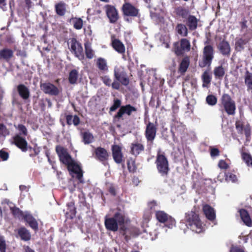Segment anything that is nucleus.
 <instances>
[{
    "label": "nucleus",
    "instance_id": "f257e3e1",
    "mask_svg": "<svg viewBox=\"0 0 252 252\" xmlns=\"http://www.w3.org/2000/svg\"><path fill=\"white\" fill-rule=\"evenodd\" d=\"M56 150L60 161L67 166V169L70 173H73L76 175L77 178L80 183H83L82 170L80 166L71 158L66 149L58 146Z\"/></svg>",
    "mask_w": 252,
    "mask_h": 252
},
{
    "label": "nucleus",
    "instance_id": "f03ea898",
    "mask_svg": "<svg viewBox=\"0 0 252 252\" xmlns=\"http://www.w3.org/2000/svg\"><path fill=\"white\" fill-rule=\"evenodd\" d=\"M186 226L192 231L199 233L203 231L202 222L197 212L191 210L185 214Z\"/></svg>",
    "mask_w": 252,
    "mask_h": 252
},
{
    "label": "nucleus",
    "instance_id": "7ed1b4c3",
    "mask_svg": "<svg viewBox=\"0 0 252 252\" xmlns=\"http://www.w3.org/2000/svg\"><path fill=\"white\" fill-rule=\"evenodd\" d=\"M15 126L19 132L13 137L14 142L22 151L26 152L27 151L28 143L23 136H25L28 135V130L26 127L22 124H19Z\"/></svg>",
    "mask_w": 252,
    "mask_h": 252
},
{
    "label": "nucleus",
    "instance_id": "20e7f679",
    "mask_svg": "<svg viewBox=\"0 0 252 252\" xmlns=\"http://www.w3.org/2000/svg\"><path fill=\"white\" fill-rule=\"evenodd\" d=\"M220 101L221 107L223 109L222 111L226 112L228 115L233 116L235 114L236 109L235 102L228 94H223Z\"/></svg>",
    "mask_w": 252,
    "mask_h": 252
},
{
    "label": "nucleus",
    "instance_id": "39448f33",
    "mask_svg": "<svg viewBox=\"0 0 252 252\" xmlns=\"http://www.w3.org/2000/svg\"><path fill=\"white\" fill-rule=\"evenodd\" d=\"M124 222V215L122 211H119L115 214L114 217L105 219V225L108 230L116 231L118 225H121Z\"/></svg>",
    "mask_w": 252,
    "mask_h": 252
},
{
    "label": "nucleus",
    "instance_id": "423d86ee",
    "mask_svg": "<svg viewBox=\"0 0 252 252\" xmlns=\"http://www.w3.org/2000/svg\"><path fill=\"white\" fill-rule=\"evenodd\" d=\"M214 58V49L210 45L204 47L203 52L202 59L199 62V65L201 67H210Z\"/></svg>",
    "mask_w": 252,
    "mask_h": 252
},
{
    "label": "nucleus",
    "instance_id": "0eeeda50",
    "mask_svg": "<svg viewBox=\"0 0 252 252\" xmlns=\"http://www.w3.org/2000/svg\"><path fill=\"white\" fill-rule=\"evenodd\" d=\"M156 163L158 170L161 175H167L169 171L168 162L165 156L160 154V150L157 155Z\"/></svg>",
    "mask_w": 252,
    "mask_h": 252
},
{
    "label": "nucleus",
    "instance_id": "6e6552de",
    "mask_svg": "<svg viewBox=\"0 0 252 252\" xmlns=\"http://www.w3.org/2000/svg\"><path fill=\"white\" fill-rule=\"evenodd\" d=\"M156 216L159 222L164 223V226L169 228H172L175 225V220L163 211H157Z\"/></svg>",
    "mask_w": 252,
    "mask_h": 252
},
{
    "label": "nucleus",
    "instance_id": "1a4fd4ad",
    "mask_svg": "<svg viewBox=\"0 0 252 252\" xmlns=\"http://www.w3.org/2000/svg\"><path fill=\"white\" fill-rule=\"evenodd\" d=\"M190 49V42L186 38H182L180 42H176L174 44V52L178 56L182 55L184 53L189 52Z\"/></svg>",
    "mask_w": 252,
    "mask_h": 252
},
{
    "label": "nucleus",
    "instance_id": "9d476101",
    "mask_svg": "<svg viewBox=\"0 0 252 252\" xmlns=\"http://www.w3.org/2000/svg\"><path fill=\"white\" fill-rule=\"evenodd\" d=\"M137 112V108L130 104H126L122 106L114 118L118 120L123 119V116L126 115L128 116H131L133 113Z\"/></svg>",
    "mask_w": 252,
    "mask_h": 252
},
{
    "label": "nucleus",
    "instance_id": "9b49d317",
    "mask_svg": "<svg viewBox=\"0 0 252 252\" xmlns=\"http://www.w3.org/2000/svg\"><path fill=\"white\" fill-rule=\"evenodd\" d=\"M70 46L71 52L80 60H83L84 56L81 44L76 39L72 38L70 41Z\"/></svg>",
    "mask_w": 252,
    "mask_h": 252
},
{
    "label": "nucleus",
    "instance_id": "f8f14e48",
    "mask_svg": "<svg viewBox=\"0 0 252 252\" xmlns=\"http://www.w3.org/2000/svg\"><path fill=\"white\" fill-rule=\"evenodd\" d=\"M157 133V127L155 125L151 122H149L147 126L145 132V135L148 142L153 143Z\"/></svg>",
    "mask_w": 252,
    "mask_h": 252
},
{
    "label": "nucleus",
    "instance_id": "ddd939ff",
    "mask_svg": "<svg viewBox=\"0 0 252 252\" xmlns=\"http://www.w3.org/2000/svg\"><path fill=\"white\" fill-rule=\"evenodd\" d=\"M105 11L110 22L115 23L118 19V13L115 7L110 5L105 6Z\"/></svg>",
    "mask_w": 252,
    "mask_h": 252
},
{
    "label": "nucleus",
    "instance_id": "4468645a",
    "mask_svg": "<svg viewBox=\"0 0 252 252\" xmlns=\"http://www.w3.org/2000/svg\"><path fill=\"white\" fill-rule=\"evenodd\" d=\"M41 89L46 93L53 95H57L59 94L58 89L53 84L46 83L41 85Z\"/></svg>",
    "mask_w": 252,
    "mask_h": 252
},
{
    "label": "nucleus",
    "instance_id": "2eb2a0df",
    "mask_svg": "<svg viewBox=\"0 0 252 252\" xmlns=\"http://www.w3.org/2000/svg\"><path fill=\"white\" fill-rule=\"evenodd\" d=\"M124 14L126 16H136L138 14V10L129 3H126L123 6Z\"/></svg>",
    "mask_w": 252,
    "mask_h": 252
},
{
    "label": "nucleus",
    "instance_id": "dca6fc26",
    "mask_svg": "<svg viewBox=\"0 0 252 252\" xmlns=\"http://www.w3.org/2000/svg\"><path fill=\"white\" fill-rule=\"evenodd\" d=\"M112 155L115 161L117 163H120L123 161V154L121 148L117 145L112 146Z\"/></svg>",
    "mask_w": 252,
    "mask_h": 252
},
{
    "label": "nucleus",
    "instance_id": "f3484780",
    "mask_svg": "<svg viewBox=\"0 0 252 252\" xmlns=\"http://www.w3.org/2000/svg\"><path fill=\"white\" fill-rule=\"evenodd\" d=\"M22 218L29 224L30 227L35 231L38 229V223L36 220L29 212H26Z\"/></svg>",
    "mask_w": 252,
    "mask_h": 252
},
{
    "label": "nucleus",
    "instance_id": "a211bd4d",
    "mask_svg": "<svg viewBox=\"0 0 252 252\" xmlns=\"http://www.w3.org/2000/svg\"><path fill=\"white\" fill-rule=\"evenodd\" d=\"M144 150V145L137 141L133 142L130 145V153L132 155L137 156Z\"/></svg>",
    "mask_w": 252,
    "mask_h": 252
},
{
    "label": "nucleus",
    "instance_id": "6ab92c4d",
    "mask_svg": "<svg viewBox=\"0 0 252 252\" xmlns=\"http://www.w3.org/2000/svg\"><path fill=\"white\" fill-rule=\"evenodd\" d=\"M95 156L98 160L104 161L108 159L109 155L105 149L98 147L95 150Z\"/></svg>",
    "mask_w": 252,
    "mask_h": 252
},
{
    "label": "nucleus",
    "instance_id": "aec40b11",
    "mask_svg": "<svg viewBox=\"0 0 252 252\" xmlns=\"http://www.w3.org/2000/svg\"><path fill=\"white\" fill-rule=\"evenodd\" d=\"M2 203H6L9 206L10 209L11 211V212L16 217H23L25 213L22 212L19 208H16L14 206V204L12 202H10L7 199H5L3 201Z\"/></svg>",
    "mask_w": 252,
    "mask_h": 252
},
{
    "label": "nucleus",
    "instance_id": "412c9836",
    "mask_svg": "<svg viewBox=\"0 0 252 252\" xmlns=\"http://www.w3.org/2000/svg\"><path fill=\"white\" fill-rule=\"evenodd\" d=\"M19 95L25 100L30 97V91L29 89L23 84H20L17 87Z\"/></svg>",
    "mask_w": 252,
    "mask_h": 252
},
{
    "label": "nucleus",
    "instance_id": "4be33fe9",
    "mask_svg": "<svg viewBox=\"0 0 252 252\" xmlns=\"http://www.w3.org/2000/svg\"><path fill=\"white\" fill-rule=\"evenodd\" d=\"M185 127L181 123L174 121L172 124L171 131L173 134L175 133L182 134L185 131Z\"/></svg>",
    "mask_w": 252,
    "mask_h": 252
},
{
    "label": "nucleus",
    "instance_id": "5701e85b",
    "mask_svg": "<svg viewBox=\"0 0 252 252\" xmlns=\"http://www.w3.org/2000/svg\"><path fill=\"white\" fill-rule=\"evenodd\" d=\"M18 234L20 238L25 241H29L31 238V234L25 227H22L18 230Z\"/></svg>",
    "mask_w": 252,
    "mask_h": 252
},
{
    "label": "nucleus",
    "instance_id": "b1692460",
    "mask_svg": "<svg viewBox=\"0 0 252 252\" xmlns=\"http://www.w3.org/2000/svg\"><path fill=\"white\" fill-rule=\"evenodd\" d=\"M203 211L206 218L210 220H213L216 218L215 211L213 208L208 205H205L203 207Z\"/></svg>",
    "mask_w": 252,
    "mask_h": 252
},
{
    "label": "nucleus",
    "instance_id": "393cba45",
    "mask_svg": "<svg viewBox=\"0 0 252 252\" xmlns=\"http://www.w3.org/2000/svg\"><path fill=\"white\" fill-rule=\"evenodd\" d=\"M240 215L244 223L248 226L252 225V221L249 213L245 209H241L239 211Z\"/></svg>",
    "mask_w": 252,
    "mask_h": 252
},
{
    "label": "nucleus",
    "instance_id": "a878e982",
    "mask_svg": "<svg viewBox=\"0 0 252 252\" xmlns=\"http://www.w3.org/2000/svg\"><path fill=\"white\" fill-rule=\"evenodd\" d=\"M198 20L193 15H189L187 18V25L190 31L195 30L197 27Z\"/></svg>",
    "mask_w": 252,
    "mask_h": 252
},
{
    "label": "nucleus",
    "instance_id": "bb28decb",
    "mask_svg": "<svg viewBox=\"0 0 252 252\" xmlns=\"http://www.w3.org/2000/svg\"><path fill=\"white\" fill-rule=\"evenodd\" d=\"M219 48L222 54L223 55H229L230 52V47L228 42L223 40L220 42Z\"/></svg>",
    "mask_w": 252,
    "mask_h": 252
},
{
    "label": "nucleus",
    "instance_id": "cd10ccee",
    "mask_svg": "<svg viewBox=\"0 0 252 252\" xmlns=\"http://www.w3.org/2000/svg\"><path fill=\"white\" fill-rule=\"evenodd\" d=\"M177 33L181 36L186 37L188 34V30L187 26L183 24H178L175 27Z\"/></svg>",
    "mask_w": 252,
    "mask_h": 252
},
{
    "label": "nucleus",
    "instance_id": "c85d7f7f",
    "mask_svg": "<svg viewBox=\"0 0 252 252\" xmlns=\"http://www.w3.org/2000/svg\"><path fill=\"white\" fill-rule=\"evenodd\" d=\"M112 46L115 50L120 54L125 52V47L122 42L118 39H114L112 41Z\"/></svg>",
    "mask_w": 252,
    "mask_h": 252
},
{
    "label": "nucleus",
    "instance_id": "c756f323",
    "mask_svg": "<svg viewBox=\"0 0 252 252\" xmlns=\"http://www.w3.org/2000/svg\"><path fill=\"white\" fill-rule=\"evenodd\" d=\"M250 39L245 38H241L238 39L235 42V50L238 52H240L244 50V45L249 41Z\"/></svg>",
    "mask_w": 252,
    "mask_h": 252
},
{
    "label": "nucleus",
    "instance_id": "7c9ffc66",
    "mask_svg": "<svg viewBox=\"0 0 252 252\" xmlns=\"http://www.w3.org/2000/svg\"><path fill=\"white\" fill-rule=\"evenodd\" d=\"M189 64V60L188 57L184 58L181 61L179 68V72L182 74H184L187 71Z\"/></svg>",
    "mask_w": 252,
    "mask_h": 252
},
{
    "label": "nucleus",
    "instance_id": "2f4dec72",
    "mask_svg": "<svg viewBox=\"0 0 252 252\" xmlns=\"http://www.w3.org/2000/svg\"><path fill=\"white\" fill-rule=\"evenodd\" d=\"M81 136L83 142L85 144H90L94 141V136L93 134L89 131L82 132Z\"/></svg>",
    "mask_w": 252,
    "mask_h": 252
},
{
    "label": "nucleus",
    "instance_id": "473e14b6",
    "mask_svg": "<svg viewBox=\"0 0 252 252\" xmlns=\"http://www.w3.org/2000/svg\"><path fill=\"white\" fill-rule=\"evenodd\" d=\"M225 73V70L222 65L215 67L214 74L216 79H222Z\"/></svg>",
    "mask_w": 252,
    "mask_h": 252
},
{
    "label": "nucleus",
    "instance_id": "72a5a7b5",
    "mask_svg": "<svg viewBox=\"0 0 252 252\" xmlns=\"http://www.w3.org/2000/svg\"><path fill=\"white\" fill-rule=\"evenodd\" d=\"M66 123L68 125L73 124L77 126L80 123V119L77 115H67L66 117Z\"/></svg>",
    "mask_w": 252,
    "mask_h": 252
},
{
    "label": "nucleus",
    "instance_id": "f704fd0d",
    "mask_svg": "<svg viewBox=\"0 0 252 252\" xmlns=\"http://www.w3.org/2000/svg\"><path fill=\"white\" fill-rule=\"evenodd\" d=\"M175 12L177 15L185 19L187 18L189 15V10L182 7H177L175 10Z\"/></svg>",
    "mask_w": 252,
    "mask_h": 252
},
{
    "label": "nucleus",
    "instance_id": "c9c22d12",
    "mask_svg": "<svg viewBox=\"0 0 252 252\" xmlns=\"http://www.w3.org/2000/svg\"><path fill=\"white\" fill-rule=\"evenodd\" d=\"M245 83L247 86L248 91H251L252 93V73L247 71L245 77Z\"/></svg>",
    "mask_w": 252,
    "mask_h": 252
},
{
    "label": "nucleus",
    "instance_id": "e433bc0d",
    "mask_svg": "<svg viewBox=\"0 0 252 252\" xmlns=\"http://www.w3.org/2000/svg\"><path fill=\"white\" fill-rule=\"evenodd\" d=\"M57 13L60 16L64 15L66 11L65 4L63 2H60L55 6Z\"/></svg>",
    "mask_w": 252,
    "mask_h": 252
},
{
    "label": "nucleus",
    "instance_id": "4c0bfd02",
    "mask_svg": "<svg viewBox=\"0 0 252 252\" xmlns=\"http://www.w3.org/2000/svg\"><path fill=\"white\" fill-rule=\"evenodd\" d=\"M96 65L101 70L106 71L108 70L106 61L103 58H100L97 59Z\"/></svg>",
    "mask_w": 252,
    "mask_h": 252
},
{
    "label": "nucleus",
    "instance_id": "58836bf2",
    "mask_svg": "<svg viewBox=\"0 0 252 252\" xmlns=\"http://www.w3.org/2000/svg\"><path fill=\"white\" fill-rule=\"evenodd\" d=\"M74 28L77 30L82 29L83 26V20L80 18H73L71 20Z\"/></svg>",
    "mask_w": 252,
    "mask_h": 252
},
{
    "label": "nucleus",
    "instance_id": "ea45409f",
    "mask_svg": "<svg viewBox=\"0 0 252 252\" xmlns=\"http://www.w3.org/2000/svg\"><path fill=\"white\" fill-rule=\"evenodd\" d=\"M78 71L73 69L69 73V81L71 84H75L78 79Z\"/></svg>",
    "mask_w": 252,
    "mask_h": 252
},
{
    "label": "nucleus",
    "instance_id": "a19ab883",
    "mask_svg": "<svg viewBox=\"0 0 252 252\" xmlns=\"http://www.w3.org/2000/svg\"><path fill=\"white\" fill-rule=\"evenodd\" d=\"M13 56V52L10 49H5L1 51V58L6 60H9Z\"/></svg>",
    "mask_w": 252,
    "mask_h": 252
},
{
    "label": "nucleus",
    "instance_id": "79ce46f5",
    "mask_svg": "<svg viewBox=\"0 0 252 252\" xmlns=\"http://www.w3.org/2000/svg\"><path fill=\"white\" fill-rule=\"evenodd\" d=\"M242 157L248 166L252 167V157L249 154L243 152L242 153Z\"/></svg>",
    "mask_w": 252,
    "mask_h": 252
},
{
    "label": "nucleus",
    "instance_id": "37998d69",
    "mask_svg": "<svg viewBox=\"0 0 252 252\" xmlns=\"http://www.w3.org/2000/svg\"><path fill=\"white\" fill-rule=\"evenodd\" d=\"M202 79L203 82L202 86L205 87L206 85L205 84H209L211 81V77L208 71H205L202 75Z\"/></svg>",
    "mask_w": 252,
    "mask_h": 252
},
{
    "label": "nucleus",
    "instance_id": "c03bdc74",
    "mask_svg": "<svg viewBox=\"0 0 252 252\" xmlns=\"http://www.w3.org/2000/svg\"><path fill=\"white\" fill-rule=\"evenodd\" d=\"M206 100L207 103L211 106L216 105L217 102V97L212 94L208 95L206 97Z\"/></svg>",
    "mask_w": 252,
    "mask_h": 252
},
{
    "label": "nucleus",
    "instance_id": "a18cd8bd",
    "mask_svg": "<svg viewBox=\"0 0 252 252\" xmlns=\"http://www.w3.org/2000/svg\"><path fill=\"white\" fill-rule=\"evenodd\" d=\"M122 101L120 99H114L112 106L110 108V111H115L118 108L121 107Z\"/></svg>",
    "mask_w": 252,
    "mask_h": 252
},
{
    "label": "nucleus",
    "instance_id": "49530a36",
    "mask_svg": "<svg viewBox=\"0 0 252 252\" xmlns=\"http://www.w3.org/2000/svg\"><path fill=\"white\" fill-rule=\"evenodd\" d=\"M120 81L123 85L127 86L129 83V80L126 73L121 75L119 77L116 79Z\"/></svg>",
    "mask_w": 252,
    "mask_h": 252
},
{
    "label": "nucleus",
    "instance_id": "de8ad7c7",
    "mask_svg": "<svg viewBox=\"0 0 252 252\" xmlns=\"http://www.w3.org/2000/svg\"><path fill=\"white\" fill-rule=\"evenodd\" d=\"M85 47L87 57L89 59H92L94 55L93 51L89 45L85 44Z\"/></svg>",
    "mask_w": 252,
    "mask_h": 252
},
{
    "label": "nucleus",
    "instance_id": "09e8293b",
    "mask_svg": "<svg viewBox=\"0 0 252 252\" xmlns=\"http://www.w3.org/2000/svg\"><path fill=\"white\" fill-rule=\"evenodd\" d=\"M126 73L122 67H115L114 69V76L116 79H117L121 75L124 74Z\"/></svg>",
    "mask_w": 252,
    "mask_h": 252
},
{
    "label": "nucleus",
    "instance_id": "8fccbe9b",
    "mask_svg": "<svg viewBox=\"0 0 252 252\" xmlns=\"http://www.w3.org/2000/svg\"><path fill=\"white\" fill-rule=\"evenodd\" d=\"M225 180L227 182H235L237 180V177L234 174L229 172L225 174Z\"/></svg>",
    "mask_w": 252,
    "mask_h": 252
},
{
    "label": "nucleus",
    "instance_id": "3c124183",
    "mask_svg": "<svg viewBox=\"0 0 252 252\" xmlns=\"http://www.w3.org/2000/svg\"><path fill=\"white\" fill-rule=\"evenodd\" d=\"M101 80L106 86H110L111 84V80L108 76H103L101 77Z\"/></svg>",
    "mask_w": 252,
    "mask_h": 252
},
{
    "label": "nucleus",
    "instance_id": "603ef678",
    "mask_svg": "<svg viewBox=\"0 0 252 252\" xmlns=\"http://www.w3.org/2000/svg\"><path fill=\"white\" fill-rule=\"evenodd\" d=\"M87 13L88 15H96V14H99L101 13V10L99 9H97L96 8L95 9V11L92 12V8H89L87 10Z\"/></svg>",
    "mask_w": 252,
    "mask_h": 252
},
{
    "label": "nucleus",
    "instance_id": "864d4df0",
    "mask_svg": "<svg viewBox=\"0 0 252 252\" xmlns=\"http://www.w3.org/2000/svg\"><path fill=\"white\" fill-rule=\"evenodd\" d=\"M9 133V130L3 125L1 124V135L5 136Z\"/></svg>",
    "mask_w": 252,
    "mask_h": 252
},
{
    "label": "nucleus",
    "instance_id": "5fc2aeb1",
    "mask_svg": "<svg viewBox=\"0 0 252 252\" xmlns=\"http://www.w3.org/2000/svg\"><path fill=\"white\" fill-rule=\"evenodd\" d=\"M9 158V154L7 152L1 150V160L6 161Z\"/></svg>",
    "mask_w": 252,
    "mask_h": 252
},
{
    "label": "nucleus",
    "instance_id": "6e6d98bb",
    "mask_svg": "<svg viewBox=\"0 0 252 252\" xmlns=\"http://www.w3.org/2000/svg\"><path fill=\"white\" fill-rule=\"evenodd\" d=\"M218 166L221 169H227L228 168L227 164L223 160H220L219 161Z\"/></svg>",
    "mask_w": 252,
    "mask_h": 252
},
{
    "label": "nucleus",
    "instance_id": "4d7b16f0",
    "mask_svg": "<svg viewBox=\"0 0 252 252\" xmlns=\"http://www.w3.org/2000/svg\"><path fill=\"white\" fill-rule=\"evenodd\" d=\"M219 150L217 148H212L211 150L210 154L211 157L218 156L219 155Z\"/></svg>",
    "mask_w": 252,
    "mask_h": 252
},
{
    "label": "nucleus",
    "instance_id": "13d9d810",
    "mask_svg": "<svg viewBox=\"0 0 252 252\" xmlns=\"http://www.w3.org/2000/svg\"><path fill=\"white\" fill-rule=\"evenodd\" d=\"M247 21L246 20H244L242 22H241V31L242 32H245L246 30H247Z\"/></svg>",
    "mask_w": 252,
    "mask_h": 252
},
{
    "label": "nucleus",
    "instance_id": "bf43d9fd",
    "mask_svg": "<svg viewBox=\"0 0 252 252\" xmlns=\"http://www.w3.org/2000/svg\"><path fill=\"white\" fill-rule=\"evenodd\" d=\"M235 125L238 131L241 133L243 131V125L240 122H237Z\"/></svg>",
    "mask_w": 252,
    "mask_h": 252
},
{
    "label": "nucleus",
    "instance_id": "052dcab7",
    "mask_svg": "<svg viewBox=\"0 0 252 252\" xmlns=\"http://www.w3.org/2000/svg\"><path fill=\"white\" fill-rule=\"evenodd\" d=\"M133 161H131V163H130L129 161L127 162L128 168L130 171H134V170H135V166H133Z\"/></svg>",
    "mask_w": 252,
    "mask_h": 252
},
{
    "label": "nucleus",
    "instance_id": "680f3d73",
    "mask_svg": "<svg viewBox=\"0 0 252 252\" xmlns=\"http://www.w3.org/2000/svg\"><path fill=\"white\" fill-rule=\"evenodd\" d=\"M1 252H6V245L5 241L2 240L1 237Z\"/></svg>",
    "mask_w": 252,
    "mask_h": 252
},
{
    "label": "nucleus",
    "instance_id": "e2e57ef3",
    "mask_svg": "<svg viewBox=\"0 0 252 252\" xmlns=\"http://www.w3.org/2000/svg\"><path fill=\"white\" fill-rule=\"evenodd\" d=\"M230 252H245L244 250L239 247H232L230 250Z\"/></svg>",
    "mask_w": 252,
    "mask_h": 252
},
{
    "label": "nucleus",
    "instance_id": "0e129e2a",
    "mask_svg": "<svg viewBox=\"0 0 252 252\" xmlns=\"http://www.w3.org/2000/svg\"><path fill=\"white\" fill-rule=\"evenodd\" d=\"M111 85L113 89L116 90H119L120 86V83L118 82H114L111 83Z\"/></svg>",
    "mask_w": 252,
    "mask_h": 252
},
{
    "label": "nucleus",
    "instance_id": "69168bd1",
    "mask_svg": "<svg viewBox=\"0 0 252 252\" xmlns=\"http://www.w3.org/2000/svg\"><path fill=\"white\" fill-rule=\"evenodd\" d=\"M23 249L24 250L25 252H35L33 250L31 249L28 246H24L23 247Z\"/></svg>",
    "mask_w": 252,
    "mask_h": 252
},
{
    "label": "nucleus",
    "instance_id": "338daca9",
    "mask_svg": "<svg viewBox=\"0 0 252 252\" xmlns=\"http://www.w3.org/2000/svg\"><path fill=\"white\" fill-rule=\"evenodd\" d=\"M156 205V203L154 201L150 202L148 204V206L151 209H155V206Z\"/></svg>",
    "mask_w": 252,
    "mask_h": 252
},
{
    "label": "nucleus",
    "instance_id": "774afa93",
    "mask_svg": "<svg viewBox=\"0 0 252 252\" xmlns=\"http://www.w3.org/2000/svg\"><path fill=\"white\" fill-rule=\"evenodd\" d=\"M109 192L113 195H115L116 194V191H115V188L113 186H111L109 188Z\"/></svg>",
    "mask_w": 252,
    "mask_h": 252
}]
</instances>
